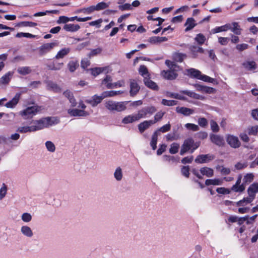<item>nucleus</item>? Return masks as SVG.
Instances as JSON below:
<instances>
[{
    "instance_id": "1",
    "label": "nucleus",
    "mask_w": 258,
    "mask_h": 258,
    "mask_svg": "<svg viewBox=\"0 0 258 258\" xmlns=\"http://www.w3.org/2000/svg\"><path fill=\"white\" fill-rule=\"evenodd\" d=\"M127 101L115 102L112 100H108L105 103V107L109 111L120 112L126 109Z\"/></svg>"
},
{
    "instance_id": "2",
    "label": "nucleus",
    "mask_w": 258,
    "mask_h": 258,
    "mask_svg": "<svg viewBox=\"0 0 258 258\" xmlns=\"http://www.w3.org/2000/svg\"><path fill=\"white\" fill-rule=\"evenodd\" d=\"M199 146V143L195 142L191 138H188L184 141L181 147L180 154L183 155L190 150H191V152H193Z\"/></svg>"
},
{
    "instance_id": "3",
    "label": "nucleus",
    "mask_w": 258,
    "mask_h": 258,
    "mask_svg": "<svg viewBox=\"0 0 258 258\" xmlns=\"http://www.w3.org/2000/svg\"><path fill=\"white\" fill-rule=\"evenodd\" d=\"M187 75L191 78H197L203 81L209 83H213L215 79L208 76L202 75L201 72L195 69L191 68L187 70Z\"/></svg>"
},
{
    "instance_id": "4",
    "label": "nucleus",
    "mask_w": 258,
    "mask_h": 258,
    "mask_svg": "<svg viewBox=\"0 0 258 258\" xmlns=\"http://www.w3.org/2000/svg\"><path fill=\"white\" fill-rule=\"evenodd\" d=\"M40 110L38 106L28 107L20 112V115L25 119L33 117Z\"/></svg>"
},
{
    "instance_id": "5",
    "label": "nucleus",
    "mask_w": 258,
    "mask_h": 258,
    "mask_svg": "<svg viewBox=\"0 0 258 258\" xmlns=\"http://www.w3.org/2000/svg\"><path fill=\"white\" fill-rule=\"evenodd\" d=\"M156 111V109L154 106H148L143 108L138 111L137 114H135L137 119L139 120L142 118L146 117L148 114H152Z\"/></svg>"
},
{
    "instance_id": "6",
    "label": "nucleus",
    "mask_w": 258,
    "mask_h": 258,
    "mask_svg": "<svg viewBox=\"0 0 258 258\" xmlns=\"http://www.w3.org/2000/svg\"><path fill=\"white\" fill-rule=\"evenodd\" d=\"M50 118L49 117L44 118L33 122L34 125H32L34 131L41 130L50 125Z\"/></svg>"
},
{
    "instance_id": "7",
    "label": "nucleus",
    "mask_w": 258,
    "mask_h": 258,
    "mask_svg": "<svg viewBox=\"0 0 258 258\" xmlns=\"http://www.w3.org/2000/svg\"><path fill=\"white\" fill-rule=\"evenodd\" d=\"M130 95L132 96H135L139 92L140 87L138 84L136 80L134 79L130 80Z\"/></svg>"
},
{
    "instance_id": "8",
    "label": "nucleus",
    "mask_w": 258,
    "mask_h": 258,
    "mask_svg": "<svg viewBox=\"0 0 258 258\" xmlns=\"http://www.w3.org/2000/svg\"><path fill=\"white\" fill-rule=\"evenodd\" d=\"M55 43H48L41 45L39 48V52L40 55H43L44 54L50 51L55 46Z\"/></svg>"
},
{
    "instance_id": "9",
    "label": "nucleus",
    "mask_w": 258,
    "mask_h": 258,
    "mask_svg": "<svg viewBox=\"0 0 258 258\" xmlns=\"http://www.w3.org/2000/svg\"><path fill=\"white\" fill-rule=\"evenodd\" d=\"M105 98V97L104 95V93L103 92L100 96L95 95L92 97V99L87 100H86V102L91 104L92 106L94 107L98 104L100 103L101 101Z\"/></svg>"
},
{
    "instance_id": "10",
    "label": "nucleus",
    "mask_w": 258,
    "mask_h": 258,
    "mask_svg": "<svg viewBox=\"0 0 258 258\" xmlns=\"http://www.w3.org/2000/svg\"><path fill=\"white\" fill-rule=\"evenodd\" d=\"M46 88L48 90L52 91L55 93L60 92L61 89L60 87L56 83L51 81H47L45 82Z\"/></svg>"
},
{
    "instance_id": "11",
    "label": "nucleus",
    "mask_w": 258,
    "mask_h": 258,
    "mask_svg": "<svg viewBox=\"0 0 258 258\" xmlns=\"http://www.w3.org/2000/svg\"><path fill=\"white\" fill-rule=\"evenodd\" d=\"M227 142L232 147L236 148L239 147L240 143L237 137L233 136H228L227 139Z\"/></svg>"
},
{
    "instance_id": "12",
    "label": "nucleus",
    "mask_w": 258,
    "mask_h": 258,
    "mask_svg": "<svg viewBox=\"0 0 258 258\" xmlns=\"http://www.w3.org/2000/svg\"><path fill=\"white\" fill-rule=\"evenodd\" d=\"M68 112L72 116H86L88 115L87 112L78 109H69Z\"/></svg>"
},
{
    "instance_id": "13",
    "label": "nucleus",
    "mask_w": 258,
    "mask_h": 258,
    "mask_svg": "<svg viewBox=\"0 0 258 258\" xmlns=\"http://www.w3.org/2000/svg\"><path fill=\"white\" fill-rule=\"evenodd\" d=\"M194 86L197 91L201 92L202 93L210 94L213 93L215 90L213 88L202 86L198 84H195Z\"/></svg>"
},
{
    "instance_id": "14",
    "label": "nucleus",
    "mask_w": 258,
    "mask_h": 258,
    "mask_svg": "<svg viewBox=\"0 0 258 258\" xmlns=\"http://www.w3.org/2000/svg\"><path fill=\"white\" fill-rule=\"evenodd\" d=\"M145 85L148 88L154 90H158L159 87L156 83L150 80V77H146L143 80Z\"/></svg>"
},
{
    "instance_id": "15",
    "label": "nucleus",
    "mask_w": 258,
    "mask_h": 258,
    "mask_svg": "<svg viewBox=\"0 0 258 258\" xmlns=\"http://www.w3.org/2000/svg\"><path fill=\"white\" fill-rule=\"evenodd\" d=\"M152 124H153L152 120H145L138 124L139 131L141 133H143Z\"/></svg>"
},
{
    "instance_id": "16",
    "label": "nucleus",
    "mask_w": 258,
    "mask_h": 258,
    "mask_svg": "<svg viewBox=\"0 0 258 258\" xmlns=\"http://www.w3.org/2000/svg\"><path fill=\"white\" fill-rule=\"evenodd\" d=\"M189 50L192 57L194 58L197 57L198 53H203L204 52V50L202 47L195 45H191L189 47Z\"/></svg>"
},
{
    "instance_id": "17",
    "label": "nucleus",
    "mask_w": 258,
    "mask_h": 258,
    "mask_svg": "<svg viewBox=\"0 0 258 258\" xmlns=\"http://www.w3.org/2000/svg\"><path fill=\"white\" fill-rule=\"evenodd\" d=\"M175 71H163L161 72L162 76L168 80H173L177 77V74L175 72Z\"/></svg>"
},
{
    "instance_id": "18",
    "label": "nucleus",
    "mask_w": 258,
    "mask_h": 258,
    "mask_svg": "<svg viewBox=\"0 0 258 258\" xmlns=\"http://www.w3.org/2000/svg\"><path fill=\"white\" fill-rule=\"evenodd\" d=\"M176 111L177 113L182 114L185 116L189 115L194 112L193 109L185 107H177L176 108Z\"/></svg>"
},
{
    "instance_id": "19",
    "label": "nucleus",
    "mask_w": 258,
    "mask_h": 258,
    "mask_svg": "<svg viewBox=\"0 0 258 258\" xmlns=\"http://www.w3.org/2000/svg\"><path fill=\"white\" fill-rule=\"evenodd\" d=\"M20 95H21L20 93H17L15 95V96H14V97L11 100H10V101H9L5 104V106L7 108L14 107L17 105V104L18 103L19 100L20 98Z\"/></svg>"
},
{
    "instance_id": "20",
    "label": "nucleus",
    "mask_w": 258,
    "mask_h": 258,
    "mask_svg": "<svg viewBox=\"0 0 258 258\" xmlns=\"http://www.w3.org/2000/svg\"><path fill=\"white\" fill-rule=\"evenodd\" d=\"M13 73L9 72L0 78V86L3 85H7L10 81Z\"/></svg>"
},
{
    "instance_id": "21",
    "label": "nucleus",
    "mask_w": 258,
    "mask_h": 258,
    "mask_svg": "<svg viewBox=\"0 0 258 258\" xmlns=\"http://www.w3.org/2000/svg\"><path fill=\"white\" fill-rule=\"evenodd\" d=\"M197 24L195 22V20L192 18H188L187 19L185 23L184 24V26L186 27L185 29V32H187L192 29H193L196 26Z\"/></svg>"
},
{
    "instance_id": "22",
    "label": "nucleus",
    "mask_w": 258,
    "mask_h": 258,
    "mask_svg": "<svg viewBox=\"0 0 258 258\" xmlns=\"http://www.w3.org/2000/svg\"><path fill=\"white\" fill-rule=\"evenodd\" d=\"M21 232L24 236L27 237H32L33 235V232L31 228L26 225L21 227Z\"/></svg>"
},
{
    "instance_id": "23",
    "label": "nucleus",
    "mask_w": 258,
    "mask_h": 258,
    "mask_svg": "<svg viewBox=\"0 0 258 258\" xmlns=\"http://www.w3.org/2000/svg\"><path fill=\"white\" fill-rule=\"evenodd\" d=\"M63 28L67 31L73 32L79 30L80 27L78 24H65Z\"/></svg>"
},
{
    "instance_id": "24",
    "label": "nucleus",
    "mask_w": 258,
    "mask_h": 258,
    "mask_svg": "<svg viewBox=\"0 0 258 258\" xmlns=\"http://www.w3.org/2000/svg\"><path fill=\"white\" fill-rule=\"evenodd\" d=\"M210 138L211 140V141L214 143V144L218 145V146H221L224 144V140L223 139L218 136L216 135H211Z\"/></svg>"
},
{
    "instance_id": "25",
    "label": "nucleus",
    "mask_w": 258,
    "mask_h": 258,
    "mask_svg": "<svg viewBox=\"0 0 258 258\" xmlns=\"http://www.w3.org/2000/svg\"><path fill=\"white\" fill-rule=\"evenodd\" d=\"M137 121L138 120L135 114L125 116L122 120V123L124 124H128Z\"/></svg>"
},
{
    "instance_id": "26",
    "label": "nucleus",
    "mask_w": 258,
    "mask_h": 258,
    "mask_svg": "<svg viewBox=\"0 0 258 258\" xmlns=\"http://www.w3.org/2000/svg\"><path fill=\"white\" fill-rule=\"evenodd\" d=\"M214 159V157L213 155L210 154L207 155H201L198 156L195 159V161H211Z\"/></svg>"
},
{
    "instance_id": "27",
    "label": "nucleus",
    "mask_w": 258,
    "mask_h": 258,
    "mask_svg": "<svg viewBox=\"0 0 258 258\" xmlns=\"http://www.w3.org/2000/svg\"><path fill=\"white\" fill-rule=\"evenodd\" d=\"M242 66L247 70H255L256 68V63L253 61H247L242 63Z\"/></svg>"
},
{
    "instance_id": "28",
    "label": "nucleus",
    "mask_w": 258,
    "mask_h": 258,
    "mask_svg": "<svg viewBox=\"0 0 258 258\" xmlns=\"http://www.w3.org/2000/svg\"><path fill=\"white\" fill-rule=\"evenodd\" d=\"M71 51V49L70 48H64L59 50L56 55H55V58L56 59L62 58L64 56L67 55Z\"/></svg>"
},
{
    "instance_id": "29",
    "label": "nucleus",
    "mask_w": 258,
    "mask_h": 258,
    "mask_svg": "<svg viewBox=\"0 0 258 258\" xmlns=\"http://www.w3.org/2000/svg\"><path fill=\"white\" fill-rule=\"evenodd\" d=\"M93 12L95 11H100L109 7V4L106 3L105 2H100L98 3L96 6H92Z\"/></svg>"
},
{
    "instance_id": "30",
    "label": "nucleus",
    "mask_w": 258,
    "mask_h": 258,
    "mask_svg": "<svg viewBox=\"0 0 258 258\" xmlns=\"http://www.w3.org/2000/svg\"><path fill=\"white\" fill-rule=\"evenodd\" d=\"M79 66L77 60H71L68 64V68L71 72H74Z\"/></svg>"
},
{
    "instance_id": "31",
    "label": "nucleus",
    "mask_w": 258,
    "mask_h": 258,
    "mask_svg": "<svg viewBox=\"0 0 258 258\" xmlns=\"http://www.w3.org/2000/svg\"><path fill=\"white\" fill-rule=\"evenodd\" d=\"M257 192V189L255 188L254 184L252 183L248 188L247 192L248 197L254 200L255 197V193Z\"/></svg>"
},
{
    "instance_id": "32",
    "label": "nucleus",
    "mask_w": 258,
    "mask_h": 258,
    "mask_svg": "<svg viewBox=\"0 0 258 258\" xmlns=\"http://www.w3.org/2000/svg\"><path fill=\"white\" fill-rule=\"evenodd\" d=\"M112 79L110 76H106V77L103 80L102 82V85H105L107 88L111 89L113 88V84L111 83Z\"/></svg>"
},
{
    "instance_id": "33",
    "label": "nucleus",
    "mask_w": 258,
    "mask_h": 258,
    "mask_svg": "<svg viewBox=\"0 0 258 258\" xmlns=\"http://www.w3.org/2000/svg\"><path fill=\"white\" fill-rule=\"evenodd\" d=\"M231 31L236 35H240L241 34V29L237 22H233L231 23Z\"/></svg>"
},
{
    "instance_id": "34",
    "label": "nucleus",
    "mask_w": 258,
    "mask_h": 258,
    "mask_svg": "<svg viewBox=\"0 0 258 258\" xmlns=\"http://www.w3.org/2000/svg\"><path fill=\"white\" fill-rule=\"evenodd\" d=\"M63 66V62L58 63V62H53L52 63H51L50 64H48L47 66L49 70H59Z\"/></svg>"
},
{
    "instance_id": "35",
    "label": "nucleus",
    "mask_w": 258,
    "mask_h": 258,
    "mask_svg": "<svg viewBox=\"0 0 258 258\" xmlns=\"http://www.w3.org/2000/svg\"><path fill=\"white\" fill-rule=\"evenodd\" d=\"M17 72L21 75H26L30 74L32 70L29 67H22L19 68L17 70Z\"/></svg>"
},
{
    "instance_id": "36",
    "label": "nucleus",
    "mask_w": 258,
    "mask_h": 258,
    "mask_svg": "<svg viewBox=\"0 0 258 258\" xmlns=\"http://www.w3.org/2000/svg\"><path fill=\"white\" fill-rule=\"evenodd\" d=\"M158 131H155L152 136L150 145L153 150H155L157 147L156 144L158 140Z\"/></svg>"
},
{
    "instance_id": "37",
    "label": "nucleus",
    "mask_w": 258,
    "mask_h": 258,
    "mask_svg": "<svg viewBox=\"0 0 258 258\" xmlns=\"http://www.w3.org/2000/svg\"><path fill=\"white\" fill-rule=\"evenodd\" d=\"M181 92L182 94H185L191 98L196 99H201V96L199 94H197L194 92L188 91V90H183V91H181Z\"/></svg>"
},
{
    "instance_id": "38",
    "label": "nucleus",
    "mask_w": 258,
    "mask_h": 258,
    "mask_svg": "<svg viewBox=\"0 0 258 258\" xmlns=\"http://www.w3.org/2000/svg\"><path fill=\"white\" fill-rule=\"evenodd\" d=\"M139 71L140 74L144 77V79L146 77H150V75L149 73L148 69L145 66H144V65L141 66L140 67Z\"/></svg>"
},
{
    "instance_id": "39",
    "label": "nucleus",
    "mask_w": 258,
    "mask_h": 258,
    "mask_svg": "<svg viewBox=\"0 0 258 258\" xmlns=\"http://www.w3.org/2000/svg\"><path fill=\"white\" fill-rule=\"evenodd\" d=\"M200 171L203 175H205L208 177L212 176L213 175V170L209 168H202L200 170Z\"/></svg>"
},
{
    "instance_id": "40",
    "label": "nucleus",
    "mask_w": 258,
    "mask_h": 258,
    "mask_svg": "<svg viewBox=\"0 0 258 258\" xmlns=\"http://www.w3.org/2000/svg\"><path fill=\"white\" fill-rule=\"evenodd\" d=\"M37 25V24L36 23L29 21L21 22L18 24V26L19 27H33L36 26Z\"/></svg>"
},
{
    "instance_id": "41",
    "label": "nucleus",
    "mask_w": 258,
    "mask_h": 258,
    "mask_svg": "<svg viewBox=\"0 0 258 258\" xmlns=\"http://www.w3.org/2000/svg\"><path fill=\"white\" fill-rule=\"evenodd\" d=\"M17 131H18L21 133H26L27 132H34L32 125L31 126H20L18 128Z\"/></svg>"
},
{
    "instance_id": "42",
    "label": "nucleus",
    "mask_w": 258,
    "mask_h": 258,
    "mask_svg": "<svg viewBox=\"0 0 258 258\" xmlns=\"http://www.w3.org/2000/svg\"><path fill=\"white\" fill-rule=\"evenodd\" d=\"M222 181L219 179H207L205 181V184L207 186L210 185H220Z\"/></svg>"
},
{
    "instance_id": "43",
    "label": "nucleus",
    "mask_w": 258,
    "mask_h": 258,
    "mask_svg": "<svg viewBox=\"0 0 258 258\" xmlns=\"http://www.w3.org/2000/svg\"><path fill=\"white\" fill-rule=\"evenodd\" d=\"M105 97H109L120 94L122 93L121 91H109L103 92Z\"/></svg>"
},
{
    "instance_id": "44",
    "label": "nucleus",
    "mask_w": 258,
    "mask_h": 258,
    "mask_svg": "<svg viewBox=\"0 0 258 258\" xmlns=\"http://www.w3.org/2000/svg\"><path fill=\"white\" fill-rule=\"evenodd\" d=\"M195 40L199 44L202 45L204 43L206 37L203 34L200 33L197 35Z\"/></svg>"
},
{
    "instance_id": "45",
    "label": "nucleus",
    "mask_w": 258,
    "mask_h": 258,
    "mask_svg": "<svg viewBox=\"0 0 258 258\" xmlns=\"http://www.w3.org/2000/svg\"><path fill=\"white\" fill-rule=\"evenodd\" d=\"M92 12H93L92 6L89 7L88 8L79 9L75 12V13L77 14L79 13H83L88 14H91Z\"/></svg>"
},
{
    "instance_id": "46",
    "label": "nucleus",
    "mask_w": 258,
    "mask_h": 258,
    "mask_svg": "<svg viewBox=\"0 0 258 258\" xmlns=\"http://www.w3.org/2000/svg\"><path fill=\"white\" fill-rule=\"evenodd\" d=\"M165 64L168 66V68H169L171 70L177 71V69L179 68V67L176 64H175L174 62L169 60H166L165 61Z\"/></svg>"
},
{
    "instance_id": "47",
    "label": "nucleus",
    "mask_w": 258,
    "mask_h": 258,
    "mask_svg": "<svg viewBox=\"0 0 258 258\" xmlns=\"http://www.w3.org/2000/svg\"><path fill=\"white\" fill-rule=\"evenodd\" d=\"M184 126L187 130L189 131L196 132L199 130V126L195 124L187 123Z\"/></svg>"
},
{
    "instance_id": "48",
    "label": "nucleus",
    "mask_w": 258,
    "mask_h": 258,
    "mask_svg": "<svg viewBox=\"0 0 258 258\" xmlns=\"http://www.w3.org/2000/svg\"><path fill=\"white\" fill-rule=\"evenodd\" d=\"M114 177L115 179L119 181L122 179V170L120 167H118L116 168L114 173Z\"/></svg>"
},
{
    "instance_id": "49",
    "label": "nucleus",
    "mask_w": 258,
    "mask_h": 258,
    "mask_svg": "<svg viewBox=\"0 0 258 258\" xmlns=\"http://www.w3.org/2000/svg\"><path fill=\"white\" fill-rule=\"evenodd\" d=\"M162 104L165 106H172L176 105L177 101L176 100H168L163 99L162 100Z\"/></svg>"
},
{
    "instance_id": "50",
    "label": "nucleus",
    "mask_w": 258,
    "mask_h": 258,
    "mask_svg": "<svg viewBox=\"0 0 258 258\" xmlns=\"http://www.w3.org/2000/svg\"><path fill=\"white\" fill-rule=\"evenodd\" d=\"M254 178V175L252 173L246 174L243 178V183L246 184L252 182Z\"/></svg>"
},
{
    "instance_id": "51",
    "label": "nucleus",
    "mask_w": 258,
    "mask_h": 258,
    "mask_svg": "<svg viewBox=\"0 0 258 258\" xmlns=\"http://www.w3.org/2000/svg\"><path fill=\"white\" fill-rule=\"evenodd\" d=\"M58 12L57 10H51V11H46L45 12H38L34 14V17H40L45 16L47 13H51V14H57Z\"/></svg>"
},
{
    "instance_id": "52",
    "label": "nucleus",
    "mask_w": 258,
    "mask_h": 258,
    "mask_svg": "<svg viewBox=\"0 0 258 258\" xmlns=\"http://www.w3.org/2000/svg\"><path fill=\"white\" fill-rule=\"evenodd\" d=\"M32 216L28 213H24L21 216V219L23 221L28 223L31 221Z\"/></svg>"
},
{
    "instance_id": "53",
    "label": "nucleus",
    "mask_w": 258,
    "mask_h": 258,
    "mask_svg": "<svg viewBox=\"0 0 258 258\" xmlns=\"http://www.w3.org/2000/svg\"><path fill=\"white\" fill-rule=\"evenodd\" d=\"M45 146L48 151L51 152H53L55 151V146L52 142L47 141L45 143Z\"/></svg>"
},
{
    "instance_id": "54",
    "label": "nucleus",
    "mask_w": 258,
    "mask_h": 258,
    "mask_svg": "<svg viewBox=\"0 0 258 258\" xmlns=\"http://www.w3.org/2000/svg\"><path fill=\"white\" fill-rule=\"evenodd\" d=\"M7 192V186L5 183H3L2 187L0 188V200H2L6 196Z\"/></svg>"
},
{
    "instance_id": "55",
    "label": "nucleus",
    "mask_w": 258,
    "mask_h": 258,
    "mask_svg": "<svg viewBox=\"0 0 258 258\" xmlns=\"http://www.w3.org/2000/svg\"><path fill=\"white\" fill-rule=\"evenodd\" d=\"M179 145L176 143H173L171 145V147L169 149V152L171 154H175L177 153Z\"/></svg>"
},
{
    "instance_id": "56",
    "label": "nucleus",
    "mask_w": 258,
    "mask_h": 258,
    "mask_svg": "<svg viewBox=\"0 0 258 258\" xmlns=\"http://www.w3.org/2000/svg\"><path fill=\"white\" fill-rule=\"evenodd\" d=\"M164 114V112L159 111L157 112L154 116V119L152 120L153 123L154 124L160 120Z\"/></svg>"
},
{
    "instance_id": "57",
    "label": "nucleus",
    "mask_w": 258,
    "mask_h": 258,
    "mask_svg": "<svg viewBox=\"0 0 258 258\" xmlns=\"http://www.w3.org/2000/svg\"><path fill=\"white\" fill-rule=\"evenodd\" d=\"M90 70L91 71L92 75L94 76H96L102 73L104 71V69L101 68H95L91 69Z\"/></svg>"
},
{
    "instance_id": "58",
    "label": "nucleus",
    "mask_w": 258,
    "mask_h": 258,
    "mask_svg": "<svg viewBox=\"0 0 258 258\" xmlns=\"http://www.w3.org/2000/svg\"><path fill=\"white\" fill-rule=\"evenodd\" d=\"M211 128L213 132H218L219 130V127L216 121L213 120L210 121Z\"/></svg>"
},
{
    "instance_id": "59",
    "label": "nucleus",
    "mask_w": 258,
    "mask_h": 258,
    "mask_svg": "<svg viewBox=\"0 0 258 258\" xmlns=\"http://www.w3.org/2000/svg\"><path fill=\"white\" fill-rule=\"evenodd\" d=\"M69 21H70V18L66 16H60L58 19L57 20V24L63 23L65 24Z\"/></svg>"
},
{
    "instance_id": "60",
    "label": "nucleus",
    "mask_w": 258,
    "mask_h": 258,
    "mask_svg": "<svg viewBox=\"0 0 258 258\" xmlns=\"http://www.w3.org/2000/svg\"><path fill=\"white\" fill-rule=\"evenodd\" d=\"M102 51V49L100 48H97L94 49H92L91 52L89 53L88 56L89 58H91V56L96 55L100 53Z\"/></svg>"
},
{
    "instance_id": "61",
    "label": "nucleus",
    "mask_w": 258,
    "mask_h": 258,
    "mask_svg": "<svg viewBox=\"0 0 258 258\" xmlns=\"http://www.w3.org/2000/svg\"><path fill=\"white\" fill-rule=\"evenodd\" d=\"M170 124L169 123H168L159 128L157 131H158V133L159 132L165 133L166 132L169 131L170 130Z\"/></svg>"
},
{
    "instance_id": "62",
    "label": "nucleus",
    "mask_w": 258,
    "mask_h": 258,
    "mask_svg": "<svg viewBox=\"0 0 258 258\" xmlns=\"http://www.w3.org/2000/svg\"><path fill=\"white\" fill-rule=\"evenodd\" d=\"M90 64V60L88 58H84L81 61V67L83 69H86Z\"/></svg>"
},
{
    "instance_id": "63",
    "label": "nucleus",
    "mask_w": 258,
    "mask_h": 258,
    "mask_svg": "<svg viewBox=\"0 0 258 258\" xmlns=\"http://www.w3.org/2000/svg\"><path fill=\"white\" fill-rule=\"evenodd\" d=\"M198 123L201 126L205 127L208 124V121L205 118L201 117L198 119Z\"/></svg>"
},
{
    "instance_id": "64",
    "label": "nucleus",
    "mask_w": 258,
    "mask_h": 258,
    "mask_svg": "<svg viewBox=\"0 0 258 258\" xmlns=\"http://www.w3.org/2000/svg\"><path fill=\"white\" fill-rule=\"evenodd\" d=\"M229 39L227 37H219L218 42L222 45H226L228 44Z\"/></svg>"
}]
</instances>
